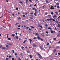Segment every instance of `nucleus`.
Returning a JSON list of instances; mask_svg holds the SVG:
<instances>
[{"label": "nucleus", "mask_w": 60, "mask_h": 60, "mask_svg": "<svg viewBox=\"0 0 60 60\" xmlns=\"http://www.w3.org/2000/svg\"><path fill=\"white\" fill-rule=\"evenodd\" d=\"M56 17H57V16H56V15H55L53 16V18H54V19H56Z\"/></svg>", "instance_id": "obj_2"}, {"label": "nucleus", "mask_w": 60, "mask_h": 60, "mask_svg": "<svg viewBox=\"0 0 60 60\" xmlns=\"http://www.w3.org/2000/svg\"><path fill=\"white\" fill-rule=\"evenodd\" d=\"M38 33H35L36 35H38Z\"/></svg>", "instance_id": "obj_55"}, {"label": "nucleus", "mask_w": 60, "mask_h": 60, "mask_svg": "<svg viewBox=\"0 0 60 60\" xmlns=\"http://www.w3.org/2000/svg\"><path fill=\"white\" fill-rule=\"evenodd\" d=\"M41 39L42 41H43V39L41 38Z\"/></svg>", "instance_id": "obj_60"}, {"label": "nucleus", "mask_w": 60, "mask_h": 60, "mask_svg": "<svg viewBox=\"0 0 60 60\" xmlns=\"http://www.w3.org/2000/svg\"><path fill=\"white\" fill-rule=\"evenodd\" d=\"M32 9L33 10H35V11H37V9H35V8H33Z\"/></svg>", "instance_id": "obj_10"}, {"label": "nucleus", "mask_w": 60, "mask_h": 60, "mask_svg": "<svg viewBox=\"0 0 60 60\" xmlns=\"http://www.w3.org/2000/svg\"><path fill=\"white\" fill-rule=\"evenodd\" d=\"M28 0H26V4H27V3H28Z\"/></svg>", "instance_id": "obj_13"}, {"label": "nucleus", "mask_w": 60, "mask_h": 60, "mask_svg": "<svg viewBox=\"0 0 60 60\" xmlns=\"http://www.w3.org/2000/svg\"><path fill=\"white\" fill-rule=\"evenodd\" d=\"M54 9L55 8L54 7H53L52 6V7H51V8H50V9H51V10H52V9Z\"/></svg>", "instance_id": "obj_7"}, {"label": "nucleus", "mask_w": 60, "mask_h": 60, "mask_svg": "<svg viewBox=\"0 0 60 60\" xmlns=\"http://www.w3.org/2000/svg\"><path fill=\"white\" fill-rule=\"evenodd\" d=\"M6 47L7 48H8L9 47V46H8V45H6Z\"/></svg>", "instance_id": "obj_29"}, {"label": "nucleus", "mask_w": 60, "mask_h": 60, "mask_svg": "<svg viewBox=\"0 0 60 60\" xmlns=\"http://www.w3.org/2000/svg\"><path fill=\"white\" fill-rule=\"evenodd\" d=\"M19 3H20V4H24V3H22V2L21 1H20L19 2Z\"/></svg>", "instance_id": "obj_23"}, {"label": "nucleus", "mask_w": 60, "mask_h": 60, "mask_svg": "<svg viewBox=\"0 0 60 60\" xmlns=\"http://www.w3.org/2000/svg\"><path fill=\"white\" fill-rule=\"evenodd\" d=\"M51 29V27H49L48 28V29Z\"/></svg>", "instance_id": "obj_45"}, {"label": "nucleus", "mask_w": 60, "mask_h": 60, "mask_svg": "<svg viewBox=\"0 0 60 60\" xmlns=\"http://www.w3.org/2000/svg\"><path fill=\"white\" fill-rule=\"evenodd\" d=\"M22 16H23V17H25V15H23Z\"/></svg>", "instance_id": "obj_50"}, {"label": "nucleus", "mask_w": 60, "mask_h": 60, "mask_svg": "<svg viewBox=\"0 0 60 60\" xmlns=\"http://www.w3.org/2000/svg\"><path fill=\"white\" fill-rule=\"evenodd\" d=\"M14 39L15 40H16V39L17 40H18V39H18V37L16 36H15V37L14 38Z\"/></svg>", "instance_id": "obj_1"}, {"label": "nucleus", "mask_w": 60, "mask_h": 60, "mask_svg": "<svg viewBox=\"0 0 60 60\" xmlns=\"http://www.w3.org/2000/svg\"><path fill=\"white\" fill-rule=\"evenodd\" d=\"M2 49H5V47H3V48H2Z\"/></svg>", "instance_id": "obj_37"}, {"label": "nucleus", "mask_w": 60, "mask_h": 60, "mask_svg": "<svg viewBox=\"0 0 60 60\" xmlns=\"http://www.w3.org/2000/svg\"><path fill=\"white\" fill-rule=\"evenodd\" d=\"M29 40L30 41V43H31L32 42V40L30 39H29Z\"/></svg>", "instance_id": "obj_19"}, {"label": "nucleus", "mask_w": 60, "mask_h": 60, "mask_svg": "<svg viewBox=\"0 0 60 60\" xmlns=\"http://www.w3.org/2000/svg\"><path fill=\"white\" fill-rule=\"evenodd\" d=\"M2 47V45H0V48H1Z\"/></svg>", "instance_id": "obj_58"}, {"label": "nucleus", "mask_w": 60, "mask_h": 60, "mask_svg": "<svg viewBox=\"0 0 60 60\" xmlns=\"http://www.w3.org/2000/svg\"><path fill=\"white\" fill-rule=\"evenodd\" d=\"M21 48L22 49H24V47L22 46V47Z\"/></svg>", "instance_id": "obj_47"}, {"label": "nucleus", "mask_w": 60, "mask_h": 60, "mask_svg": "<svg viewBox=\"0 0 60 60\" xmlns=\"http://www.w3.org/2000/svg\"><path fill=\"white\" fill-rule=\"evenodd\" d=\"M8 40H11V38H8Z\"/></svg>", "instance_id": "obj_33"}, {"label": "nucleus", "mask_w": 60, "mask_h": 60, "mask_svg": "<svg viewBox=\"0 0 60 60\" xmlns=\"http://www.w3.org/2000/svg\"><path fill=\"white\" fill-rule=\"evenodd\" d=\"M34 40L36 39V38L34 37L33 38Z\"/></svg>", "instance_id": "obj_43"}, {"label": "nucleus", "mask_w": 60, "mask_h": 60, "mask_svg": "<svg viewBox=\"0 0 60 60\" xmlns=\"http://www.w3.org/2000/svg\"><path fill=\"white\" fill-rule=\"evenodd\" d=\"M26 30H27V29H28L29 28V27H26Z\"/></svg>", "instance_id": "obj_32"}, {"label": "nucleus", "mask_w": 60, "mask_h": 60, "mask_svg": "<svg viewBox=\"0 0 60 60\" xmlns=\"http://www.w3.org/2000/svg\"><path fill=\"white\" fill-rule=\"evenodd\" d=\"M46 34H48L49 33V32H48V31H47L46 32Z\"/></svg>", "instance_id": "obj_39"}, {"label": "nucleus", "mask_w": 60, "mask_h": 60, "mask_svg": "<svg viewBox=\"0 0 60 60\" xmlns=\"http://www.w3.org/2000/svg\"><path fill=\"white\" fill-rule=\"evenodd\" d=\"M55 30H57V29H56V27H55Z\"/></svg>", "instance_id": "obj_51"}, {"label": "nucleus", "mask_w": 60, "mask_h": 60, "mask_svg": "<svg viewBox=\"0 0 60 60\" xmlns=\"http://www.w3.org/2000/svg\"><path fill=\"white\" fill-rule=\"evenodd\" d=\"M18 33L17 32H16L15 33V34H16V35H17V34Z\"/></svg>", "instance_id": "obj_61"}, {"label": "nucleus", "mask_w": 60, "mask_h": 60, "mask_svg": "<svg viewBox=\"0 0 60 60\" xmlns=\"http://www.w3.org/2000/svg\"><path fill=\"white\" fill-rule=\"evenodd\" d=\"M53 40H56V38H53Z\"/></svg>", "instance_id": "obj_44"}, {"label": "nucleus", "mask_w": 60, "mask_h": 60, "mask_svg": "<svg viewBox=\"0 0 60 60\" xmlns=\"http://www.w3.org/2000/svg\"><path fill=\"white\" fill-rule=\"evenodd\" d=\"M19 18H18V19H21V18L19 17Z\"/></svg>", "instance_id": "obj_38"}, {"label": "nucleus", "mask_w": 60, "mask_h": 60, "mask_svg": "<svg viewBox=\"0 0 60 60\" xmlns=\"http://www.w3.org/2000/svg\"><path fill=\"white\" fill-rule=\"evenodd\" d=\"M30 27H31V28H35L32 26H30Z\"/></svg>", "instance_id": "obj_20"}, {"label": "nucleus", "mask_w": 60, "mask_h": 60, "mask_svg": "<svg viewBox=\"0 0 60 60\" xmlns=\"http://www.w3.org/2000/svg\"><path fill=\"white\" fill-rule=\"evenodd\" d=\"M18 60H21V59L19 57H18Z\"/></svg>", "instance_id": "obj_18"}, {"label": "nucleus", "mask_w": 60, "mask_h": 60, "mask_svg": "<svg viewBox=\"0 0 60 60\" xmlns=\"http://www.w3.org/2000/svg\"><path fill=\"white\" fill-rule=\"evenodd\" d=\"M32 6V5L30 4V7H31Z\"/></svg>", "instance_id": "obj_57"}, {"label": "nucleus", "mask_w": 60, "mask_h": 60, "mask_svg": "<svg viewBox=\"0 0 60 60\" xmlns=\"http://www.w3.org/2000/svg\"><path fill=\"white\" fill-rule=\"evenodd\" d=\"M56 49H55L53 50V52L54 53H56Z\"/></svg>", "instance_id": "obj_8"}, {"label": "nucleus", "mask_w": 60, "mask_h": 60, "mask_svg": "<svg viewBox=\"0 0 60 60\" xmlns=\"http://www.w3.org/2000/svg\"><path fill=\"white\" fill-rule=\"evenodd\" d=\"M30 18L31 19H34V17H30Z\"/></svg>", "instance_id": "obj_11"}, {"label": "nucleus", "mask_w": 60, "mask_h": 60, "mask_svg": "<svg viewBox=\"0 0 60 60\" xmlns=\"http://www.w3.org/2000/svg\"><path fill=\"white\" fill-rule=\"evenodd\" d=\"M16 9L17 10H19V8H16Z\"/></svg>", "instance_id": "obj_48"}, {"label": "nucleus", "mask_w": 60, "mask_h": 60, "mask_svg": "<svg viewBox=\"0 0 60 60\" xmlns=\"http://www.w3.org/2000/svg\"><path fill=\"white\" fill-rule=\"evenodd\" d=\"M40 48L41 49H42V50L43 49V48H42V47L40 46Z\"/></svg>", "instance_id": "obj_17"}, {"label": "nucleus", "mask_w": 60, "mask_h": 60, "mask_svg": "<svg viewBox=\"0 0 60 60\" xmlns=\"http://www.w3.org/2000/svg\"><path fill=\"white\" fill-rule=\"evenodd\" d=\"M55 22L56 23H58V22L56 20L55 21Z\"/></svg>", "instance_id": "obj_28"}, {"label": "nucleus", "mask_w": 60, "mask_h": 60, "mask_svg": "<svg viewBox=\"0 0 60 60\" xmlns=\"http://www.w3.org/2000/svg\"><path fill=\"white\" fill-rule=\"evenodd\" d=\"M12 51H13V53H15V52L14 51V50H12Z\"/></svg>", "instance_id": "obj_27"}, {"label": "nucleus", "mask_w": 60, "mask_h": 60, "mask_svg": "<svg viewBox=\"0 0 60 60\" xmlns=\"http://www.w3.org/2000/svg\"><path fill=\"white\" fill-rule=\"evenodd\" d=\"M41 35L43 37H44L45 35H44V34L43 33H42L41 34Z\"/></svg>", "instance_id": "obj_5"}, {"label": "nucleus", "mask_w": 60, "mask_h": 60, "mask_svg": "<svg viewBox=\"0 0 60 60\" xmlns=\"http://www.w3.org/2000/svg\"><path fill=\"white\" fill-rule=\"evenodd\" d=\"M43 22H47V20H44L43 21Z\"/></svg>", "instance_id": "obj_9"}, {"label": "nucleus", "mask_w": 60, "mask_h": 60, "mask_svg": "<svg viewBox=\"0 0 60 60\" xmlns=\"http://www.w3.org/2000/svg\"><path fill=\"white\" fill-rule=\"evenodd\" d=\"M30 58H32V55H30Z\"/></svg>", "instance_id": "obj_26"}, {"label": "nucleus", "mask_w": 60, "mask_h": 60, "mask_svg": "<svg viewBox=\"0 0 60 60\" xmlns=\"http://www.w3.org/2000/svg\"><path fill=\"white\" fill-rule=\"evenodd\" d=\"M30 14L31 15H33V14H34V13H30Z\"/></svg>", "instance_id": "obj_31"}, {"label": "nucleus", "mask_w": 60, "mask_h": 60, "mask_svg": "<svg viewBox=\"0 0 60 60\" xmlns=\"http://www.w3.org/2000/svg\"><path fill=\"white\" fill-rule=\"evenodd\" d=\"M54 33V31H51V33H52V34H53Z\"/></svg>", "instance_id": "obj_25"}, {"label": "nucleus", "mask_w": 60, "mask_h": 60, "mask_svg": "<svg viewBox=\"0 0 60 60\" xmlns=\"http://www.w3.org/2000/svg\"><path fill=\"white\" fill-rule=\"evenodd\" d=\"M55 13H56V14H58V12H55Z\"/></svg>", "instance_id": "obj_22"}, {"label": "nucleus", "mask_w": 60, "mask_h": 60, "mask_svg": "<svg viewBox=\"0 0 60 60\" xmlns=\"http://www.w3.org/2000/svg\"><path fill=\"white\" fill-rule=\"evenodd\" d=\"M57 26H58V27H60V25H59V24H58V25Z\"/></svg>", "instance_id": "obj_24"}, {"label": "nucleus", "mask_w": 60, "mask_h": 60, "mask_svg": "<svg viewBox=\"0 0 60 60\" xmlns=\"http://www.w3.org/2000/svg\"><path fill=\"white\" fill-rule=\"evenodd\" d=\"M59 4L58 3H57L56 4V5H57V6Z\"/></svg>", "instance_id": "obj_14"}, {"label": "nucleus", "mask_w": 60, "mask_h": 60, "mask_svg": "<svg viewBox=\"0 0 60 60\" xmlns=\"http://www.w3.org/2000/svg\"><path fill=\"white\" fill-rule=\"evenodd\" d=\"M51 16V15H48L47 16V17H50Z\"/></svg>", "instance_id": "obj_40"}, {"label": "nucleus", "mask_w": 60, "mask_h": 60, "mask_svg": "<svg viewBox=\"0 0 60 60\" xmlns=\"http://www.w3.org/2000/svg\"><path fill=\"white\" fill-rule=\"evenodd\" d=\"M38 13L37 12V11H36L34 13V14L35 16H36V13Z\"/></svg>", "instance_id": "obj_3"}, {"label": "nucleus", "mask_w": 60, "mask_h": 60, "mask_svg": "<svg viewBox=\"0 0 60 60\" xmlns=\"http://www.w3.org/2000/svg\"><path fill=\"white\" fill-rule=\"evenodd\" d=\"M47 14H48V13H46L45 14V15H47Z\"/></svg>", "instance_id": "obj_59"}, {"label": "nucleus", "mask_w": 60, "mask_h": 60, "mask_svg": "<svg viewBox=\"0 0 60 60\" xmlns=\"http://www.w3.org/2000/svg\"><path fill=\"white\" fill-rule=\"evenodd\" d=\"M20 55H21V56H23V54H22V53H21Z\"/></svg>", "instance_id": "obj_36"}, {"label": "nucleus", "mask_w": 60, "mask_h": 60, "mask_svg": "<svg viewBox=\"0 0 60 60\" xmlns=\"http://www.w3.org/2000/svg\"><path fill=\"white\" fill-rule=\"evenodd\" d=\"M58 55H60V52L58 53Z\"/></svg>", "instance_id": "obj_64"}, {"label": "nucleus", "mask_w": 60, "mask_h": 60, "mask_svg": "<svg viewBox=\"0 0 60 60\" xmlns=\"http://www.w3.org/2000/svg\"><path fill=\"white\" fill-rule=\"evenodd\" d=\"M57 37H58V36H60V33L59 34L57 35Z\"/></svg>", "instance_id": "obj_16"}, {"label": "nucleus", "mask_w": 60, "mask_h": 60, "mask_svg": "<svg viewBox=\"0 0 60 60\" xmlns=\"http://www.w3.org/2000/svg\"><path fill=\"white\" fill-rule=\"evenodd\" d=\"M34 6L35 7V6H36V4H35L34 5Z\"/></svg>", "instance_id": "obj_56"}, {"label": "nucleus", "mask_w": 60, "mask_h": 60, "mask_svg": "<svg viewBox=\"0 0 60 60\" xmlns=\"http://www.w3.org/2000/svg\"><path fill=\"white\" fill-rule=\"evenodd\" d=\"M47 20H48V21H49V20H50V19H47Z\"/></svg>", "instance_id": "obj_53"}, {"label": "nucleus", "mask_w": 60, "mask_h": 60, "mask_svg": "<svg viewBox=\"0 0 60 60\" xmlns=\"http://www.w3.org/2000/svg\"><path fill=\"white\" fill-rule=\"evenodd\" d=\"M8 35H9L8 34H7V38H8Z\"/></svg>", "instance_id": "obj_46"}, {"label": "nucleus", "mask_w": 60, "mask_h": 60, "mask_svg": "<svg viewBox=\"0 0 60 60\" xmlns=\"http://www.w3.org/2000/svg\"><path fill=\"white\" fill-rule=\"evenodd\" d=\"M8 45H11V44L10 43H8Z\"/></svg>", "instance_id": "obj_21"}, {"label": "nucleus", "mask_w": 60, "mask_h": 60, "mask_svg": "<svg viewBox=\"0 0 60 60\" xmlns=\"http://www.w3.org/2000/svg\"><path fill=\"white\" fill-rule=\"evenodd\" d=\"M51 14L52 15H53V14H54V13L53 12H52L51 13Z\"/></svg>", "instance_id": "obj_34"}, {"label": "nucleus", "mask_w": 60, "mask_h": 60, "mask_svg": "<svg viewBox=\"0 0 60 60\" xmlns=\"http://www.w3.org/2000/svg\"><path fill=\"white\" fill-rule=\"evenodd\" d=\"M46 2L47 4H49V1L47 0H46Z\"/></svg>", "instance_id": "obj_15"}, {"label": "nucleus", "mask_w": 60, "mask_h": 60, "mask_svg": "<svg viewBox=\"0 0 60 60\" xmlns=\"http://www.w3.org/2000/svg\"><path fill=\"white\" fill-rule=\"evenodd\" d=\"M29 1H30V2H32V0H29Z\"/></svg>", "instance_id": "obj_63"}, {"label": "nucleus", "mask_w": 60, "mask_h": 60, "mask_svg": "<svg viewBox=\"0 0 60 60\" xmlns=\"http://www.w3.org/2000/svg\"><path fill=\"white\" fill-rule=\"evenodd\" d=\"M38 55L40 57V58H41V56L40 54H39V53H38Z\"/></svg>", "instance_id": "obj_6"}, {"label": "nucleus", "mask_w": 60, "mask_h": 60, "mask_svg": "<svg viewBox=\"0 0 60 60\" xmlns=\"http://www.w3.org/2000/svg\"><path fill=\"white\" fill-rule=\"evenodd\" d=\"M8 59H9V58H6V60H8Z\"/></svg>", "instance_id": "obj_49"}, {"label": "nucleus", "mask_w": 60, "mask_h": 60, "mask_svg": "<svg viewBox=\"0 0 60 60\" xmlns=\"http://www.w3.org/2000/svg\"><path fill=\"white\" fill-rule=\"evenodd\" d=\"M15 56H17V53H15Z\"/></svg>", "instance_id": "obj_54"}, {"label": "nucleus", "mask_w": 60, "mask_h": 60, "mask_svg": "<svg viewBox=\"0 0 60 60\" xmlns=\"http://www.w3.org/2000/svg\"><path fill=\"white\" fill-rule=\"evenodd\" d=\"M18 24H19V23H16L15 24V25H17Z\"/></svg>", "instance_id": "obj_52"}, {"label": "nucleus", "mask_w": 60, "mask_h": 60, "mask_svg": "<svg viewBox=\"0 0 60 60\" xmlns=\"http://www.w3.org/2000/svg\"><path fill=\"white\" fill-rule=\"evenodd\" d=\"M57 8H60V7H59V6H57Z\"/></svg>", "instance_id": "obj_42"}, {"label": "nucleus", "mask_w": 60, "mask_h": 60, "mask_svg": "<svg viewBox=\"0 0 60 60\" xmlns=\"http://www.w3.org/2000/svg\"><path fill=\"white\" fill-rule=\"evenodd\" d=\"M38 39H41V38H40V37H38Z\"/></svg>", "instance_id": "obj_30"}, {"label": "nucleus", "mask_w": 60, "mask_h": 60, "mask_svg": "<svg viewBox=\"0 0 60 60\" xmlns=\"http://www.w3.org/2000/svg\"><path fill=\"white\" fill-rule=\"evenodd\" d=\"M11 35L12 36H13V37H14V36H15V34H12Z\"/></svg>", "instance_id": "obj_12"}, {"label": "nucleus", "mask_w": 60, "mask_h": 60, "mask_svg": "<svg viewBox=\"0 0 60 60\" xmlns=\"http://www.w3.org/2000/svg\"><path fill=\"white\" fill-rule=\"evenodd\" d=\"M25 60H28V59L27 58H25Z\"/></svg>", "instance_id": "obj_41"}, {"label": "nucleus", "mask_w": 60, "mask_h": 60, "mask_svg": "<svg viewBox=\"0 0 60 60\" xmlns=\"http://www.w3.org/2000/svg\"><path fill=\"white\" fill-rule=\"evenodd\" d=\"M52 20L53 21H55V20L54 19H52Z\"/></svg>", "instance_id": "obj_35"}, {"label": "nucleus", "mask_w": 60, "mask_h": 60, "mask_svg": "<svg viewBox=\"0 0 60 60\" xmlns=\"http://www.w3.org/2000/svg\"><path fill=\"white\" fill-rule=\"evenodd\" d=\"M33 46L34 47H37V46L36 45L34 44L33 45Z\"/></svg>", "instance_id": "obj_4"}, {"label": "nucleus", "mask_w": 60, "mask_h": 60, "mask_svg": "<svg viewBox=\"0 0 60 60\" xmlns=\"http://www.w3.org/2000/svg\"><path fill=\"white\" fill-rule=\"evenodd\" d=\"M12 60H14V58H12Z\"/></svg>", "instance_id": "obj_62"}]
</instances>
